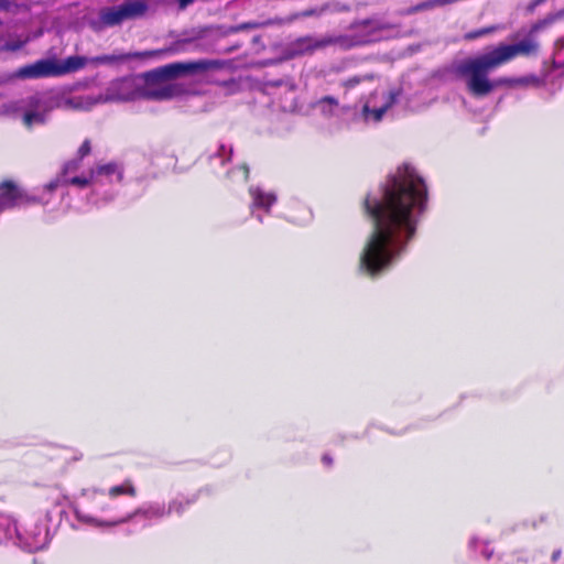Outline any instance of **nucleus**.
I'll return each mask as SVG.
<instances>
[{
	"instance_id": "1",
	"label": "nucleus",
	"mask_w": 564,
	"mask_h": 564,
	"mask_svg": "<svg viewBox=\"0 0 564 564\" xmlns=\"http://www.w3.org/2000/svg\"><path fill=\"white\" fill-rule=\"evenodd\" d=\"M426 186L411 165L400 166L379 196L366 199L373 230L360 254V268L371 275L387 270L405 251L426 204Z\"/></svg>"
},
{
	"instance_id": "2",
	"label": "nucleus",
	"mask_w": 564,
	"mask_h": 564,
	"mask_svg": "<svg viewBox=\"0 0 564 564\" xmlns=\"http://www.w3.org/2000/svg\"><path fill=\"white\" fill-rule=\"evenodd\" d=\"M209 67L210 63L207 61L173 63L149 73L144 79L137 77L116 79L109 84L104 94H78L82 104H87L82 111H89L95 106L105 102L127 101L138 98L170 99L181 93L180 87L171 79L203 73Z\"/></svg>"
},
{
	"instance_id": "3",
	"label": "nucleus",
	"mask_w": 564,
	"mask_h": 564,
	"mask_svg": "<svg viewBox=\"0 0 564 564\" xmlns=\"http://www.w3.org/2000/svg\"><path fill=\"white\" fill-rule=\"evenodd\" d=\"M538 44L532 40H523L517 44L500 45L480 56L467 59L458 66V73L463 77L467 89L477 97L488 95L496 86L514 84H536L535 77L520 79L500 78L491 82L488 74L491 69L511 61L518 55H528L535 52Z\"/></svg>"
},
{
	"instance_id": "4",
	"label": "nucleus",
	"mask_w": 564,
	"mask_h": 564,
	"mask_svg": "<svg viewBox=\"0 0 564 564\" xmlns=\"http://www.w3.org/2000/svg\"><path fill=\"white\" fill-rule=\"evenodd\" d=\"M86 104H82L77 93L72 90L53 91L30 99L28 109L22 116V122L26 128L46 122L50 112L54 109L82 111Z\"/></svg>"
},
{
	"instance_id": "5",
	"label": "nucleus",
	"mask_w": 564,
	"mask_h": 564,
	"mask_svg": "<svg viewBox=\"0 0 564 564\" xmlns=\"http://www.w3.org/2000/svg\"><path fill=\"white\" fill-rule=\"evenodd\" d=\"M184 510V505L182 501L173 500L169 508L166 509L162 503H153L148 507L139 508L132 513H129L127 517L117 519V520H106L100 517H97L89 512L87 509L80 506L74 507V516L75 518L87 525L95 528H113L123 523L130 522L134 517L142 516L147 519H160L171 512L181 513Z\"/></svg>"
},
{
	"instance_id": "6",
	"label": "nucleus",
	"mask_w": 564,
	"mask_h": 564,
	"mask_svg": "<svg viewBox=\"0 0 564 564\" xmlns=\"http://www.w3.org/2000/svg\"><path fill=\"white\" fill-rule=\"evenodd\" d=\"M399 91L383 85H376L373 90L361 100L359 116L366 123H378L394 105Z\"/></svg>"
},
{
	"instance_id": "7",
	"label": "nucleus",
	"mask_w": 564,
	"mask_h": 564,
	"mask_svg": "<svg viewBox=\"0 0 564 564\" xmlns=\"http://www.w3.org/2000/svg\"><path fill=\"white\" fill-rule=\"evenodd\" d=\"M86 62L87 59L82 56H69L61 62L41 59L34 64L21 67L17 72V76L21 78H40L63 75L83 68Z\"/></svg>"
},
{
	"instance_id": "8",
	"label": "nucleus",
	"mask_w": 564,
	"mask_h": 564,
	"mask_svg": "<svg viewBox=\"0 0 564 564\" xmlns=\"http://www.w3.org/2000/svg\"><path fill=\"white\" fill-rule=\"evenodd\" d=\"M122 178V172L116 164L109 163L105 165L97 166L95 170H91L89 177L86 176H64L56 177L45 185V189L48 192L55 189L59 185L72 184L79 187H85L91 183H113L120 182Z\"/></svg>"
},
{
	"instance_id": "9",
	"label": "nucleus",
	"mask_w": 564,
	"mask_h": 564,
	"mask_svg": "<svg viewBox=\"0 0 564 564\" xmlns=\"http://www.w3.org/2000/svg\"><path fill=\"white\" fill-rule=\"evenodd\" d=\"M14 541V543L29 552L41 550L44 546L45 539L41 530L35 527L32 532L22 535L12 518L0 516V544Z\"/></svg>"
},
{
	"instance_id": "10",
	"label": "nucleus",
	"mask_w": 564,
	"mask_h": 564,
	"mask_svg": "<svg viewBox=\"0 0 564 564\" xmlns=\"http://www.w3.org/2000/svg\"><path fill=\"white\" fill-rule=\"evenodd\" d=\"M148 6L142 0H127L126 2L110 8H104L99 13L98 28L115 26L126 20L142 17Z\"/></svg>"
},
{
	"instance_id": "11",
	"label": "nucleus",
	"mask_w": 564,
	"mask_h": 564,
	"mask_svg": "<svg viewBox=\"0 0 564 564\" xmlns=\"http://www.w3.org/2000/svg\"><path fill=\"white\" fill-rule=\"evenodd\" d=\"M137 494L133 484L130 480H126L121 485L112 486L108 489L107 494L98 488H85L82 490L80 496L87 499V502L91 505L93 509L100 513H108L110 505L105 499H99L98 496L109 498H116L119 495H128L134 497Z\"/></svg>"
},
{
	"instance_id": "12",
	"label": "nucleus",
	"mask_w": 564,
	"mask_h": 564,
	"mask_svg": "<svg viewBox=\"0 0 564 564\" xmlns=\"http://www.w3.org/2000/svg\"><path fill=\"white\" fill-rule=\"evenodd\" d=\"M34 202L22 189L11 182H6L0 186V213L4 209Z\"/></svg>"
},
{
	"instance_id": "13",
	"label": "nucleus",
	"mask_w": 564,
	"mask_h": 564,
	"mask_svg": "<svg viewBox=\"0 0 564 564\" xmlns=\"http://www.w3.org/2000/svg\"><path fill=\"white\" fill-rule=\"evenodd\" d=\"M314 107L327 119L338 118L348 111V107L340 106L338 100L330 96L321 98Z\"/></svg>"
},
{
	"instance_id": "14",
	"label": "nucleus",
	"mask_w": 564,
	"mask_h": 564,
	"mask_svg": "<svg viewBox=\"0 0 564 564\" xmlns=\"http://www.w3.org/2000/svg\"><path fill=\"white\" fill-rule=\"evenodd\" d=\"M250 196L252 198V203H251L252 214H254L256 209H263V210L268 212L270 206H272L276 200V197L273 193L264 192L263 189H261L259 187H251Z\"/></svg>"
},
{
	"instance_id": "15",
	"label": "nucleus",
	"mask_w": 564,
	"mask_h": 564,
	"mask_svg": "<svg viewBox=\"0 0 564 564\" xmlns=\"http://www.w3.org/2000/svg\"><path fill=\"white\" fill-rule=\"evenodd\" d=\"M323 43L312 37H304L296 42L294 51L297 54H305L314 51L316 47L322 46Z\"/></svg>"
},
{
	"instance_id": "16",
	"label": "nucleus",
	"mask_w": 564,
	"mask_h": 564,
	"mask_svg": "<svg viewBox=\"0 0 564 564\" xmlns=\"http://www.w3.org/2000/svg\"><path fill=\"white\" fill-rule=\"evenodd\" d=\"M362 84L365 87H370L372 85L371 77H352L348 79L345 84L347 88H354L355 86Z\"/></svg>"
},
{
	"instance_id": "17",
	"label": "nucleus",
	"mask_w": 564,
	"mask_h": 564,
	"mask_svg": "<svg viewBox=\"0 0 564 564\" xmlns=\"http://www.w3.org/2000/svg\"><path fill=\"white\" fill-rule=\"evenodd\" d=\"M79 166L80 159L67 162L64 166L63 174L59 177L68 176L69 174L75 173L76 171H78Z\"/></svg>"
},
{
	"instance_id": "18",
	"label": "nucleus",
	"mask_w": 564,
	"mask_h": 564,
	"mask_svg": "<svg viewBox=\"0 0 564 564\" xmlns=\"http://www.w3.org/2000/svg\"><path fill=\"white\" fill-rule=\"evenodd\" d=\"M563 15H564V9L562 11H558L554 14H550L549 17H546L542 22L536 24L534 29L538 30L542 26L549 25V24L555 22L556 20L561 19Z\"/></svg>"
},
{
	"instance_id": "19",
	"label": "nucleus",
	"mask_w": 564,
	"mask_h": 564,
	"mask_svg": "<svg viewBox=\"0 0 564 564\" xmlns=\"http://www.w3.org/2000/svg\"><path fill=\"white\" fill-rule=\"evenodd\" d=\"M28 40H11V41H8L4 46H3V50H7V51H17V50H20L24 43L26 42Z\"/></svg>"
},
{
	"instance_id": "20",
	"label": "nucleus",
	"mask_w": 564,
	"mask_h": 564,
	"mask_svg": "<svg viewBox=\"0 0 564 564\" xmlns=\"http://www.w3.org/2000/svg\"><path fill=\"white\" fill-rule=\"evenodd\" d=\"M90 152V143L89 141H85L79 150H78V154H79V159L82 160L85 155H87L88 153Z\"/></svg>"
},
{
	"instance_id": "21",
	"label": "nucleus",
	"mask_w": 564,
	"mask_h": 564,
	"mask_svg": "<svg viewBox=\"0 0 564 564\" xmlns=\"http://www.w3.org/2000/svg\"><path fill=\"white\" fill-rule=\"evenodd\" d=\"M232 174L234 175L238 174L240 176L241 181L246 182L248 180L249 171H248V167L243 165V166H240L239 169H237L236 171H234Z\"/></svg>"
},
{
	"instance_id": "22",
	"label": "nucleus",
	"mask_w": 564,
	"mask_h": 564,
	"mask_svg": "<svg viewBox=\"0 0 564 564\" xmlns=\"http://www.w3.org/2000/svg\"><path fill=\"white\" fill-rule=\"evenodd\" d=\"M489 32H491V29H481V30H479V31H477V32L468 33V34L466 35V37H467V39H476V37H478V36L485 35V34H487V33H489Z\"/></svg>"
},
{
	"instance_id": "23",
	"label": "nucleus",
	"mask_w": 564,
	"mask_h": 564,
	"mask_svg": "<svg viewBox=\"0 0 564 564\" xmlns=\"http://www.w3.org/2000/svg\"><path fill=\"white\" fill-rule=\"evenodd\" d=\"M193 2V0H178V3H180V8L181 9H184L186 8L188 4H191Z\"/></svg>"
},
{
	"instance_id": "24",
	"label": "nucleus",
	"mask_w": 564,
	"mask_h": 564,
	"mask_svg": "<svg viewBox=\"0 0 564 564\" xmlns=\"http://www.w3.org/2000/svg\"><path fill=\"white\" fill-rule=\"evenodd\" d=\"M163 53V51H158V52H145L143 53L142 55L143 56H152V55H156V54H161Z\"/></svg>"
},
{
	"instance_id": "25",
	"label": "nucleus",
	"mask_w": 564,
	"mask_h": 564,
	"mask_svg": "<svg viewBox=\"0 0 564 564\" xmlns=\"http://www.w3.org/2000/svg\"><path fill=\"white\" fill-rule=\"evenodd\" d=\"M99 61H101V62H110V61H112V57L111 56H102V57L99 58Z\"/></svg>"
},
{
	"instance_id": "26",
	"label": "nucleus",
	"mask_w": 564,
	"mask_h": 564,
	"mask_svg": "<svg viewBox=\"0 0 564 564\" xmlns=\"http://www.w3.org/2000/svg\"><path fill=\"white\" fill-rule=\"evenodd\" d=\"M323 462H324L325 464H327V465H330L332 459H330L327 455H325V456L323 457Z\"/></svg>"
},
{
	"instance_id": "27",
	"label": "nucleus",
	"mask_w": 564,
	"mask_h": 564,
	"mask_svg": "<svg viewBox=\"0 0 564 564\" xmlns=\"http://www.w3.org/2000/svg\"><path fill=\"white\" fill-rule=\"evenodd\" d=\"M369 24H370V22H369V21H364L362 23H360V25H362V26H365V28H366V26H368Z\"/></svg>"
},
{
	"instance_id": "28",
	"label": "nucleus",
	"mask_w": 564,
	"mask_h": 564,
	"mask_svg": "<svg viewBox=\"0 0 564 564\" xmlns=\"http://www.w3.org/2000/svg\"><path fill=\"white\" fill-rule=\"evenodd\" d=\"M257 218L259 219V221H262V217L260 215H257Z\"/></svg>"
}]
</instances>
